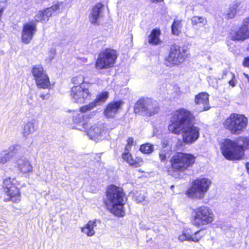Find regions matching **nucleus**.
Returning <instances> with one entry per match:
<instances>
[{"mask_svg":"<svg viewBox=\"0 0 249 249\" xmlns=\"http://www.w3.org/2000/svg\"><path fill=\"white\" fill-rule=\"evenodd\" d=\"M188 50L184 45L174 43L170 45L168 55L164 58L167 67H173L183 63L188 57Z\"/></svg>","mask_w":249,"mask_h":249,"instance_id":"obj_6","label":"nucleus"},{"mask_svg":"<svg viewBox=\"0 0 249 249\" xmlns=\"http://www.w3.org/2000/svg\"><path fill=\"white\" fill-rule=\"evenodd\" d=\"M96 219L89 220L84 227H81V231L88 236L94 235L95 233L94 228L96 226Z\"/></svg>","mask_w":249,"mask_h":249,"instance_id":"obj_25","label":"nucleus"},{"mask_svg":"<svg viewBox=\"0 0 249 249\" xmlns=\"http://www.w3.org/2000/svg\"><path fill=\"white\" fill-rule=\"evenodd\" d=\"M207 23L206 18L200 16H193L191 18V24L193 26L205 25Z\"/></svg>","mask_w":249,"mask_h":249,"instance_id":"obj_30","label":"nucleus"},{"mask_svg":"<svg viewBox=\"0 0 249 249\" xmlns=\"http://www.w3.org/2000/svg\"><path fill=\"white\" fill-rule=\"evenodd\" d=\"M242 64L244 67L249 68V56L244 58Z\"/></svg>","mask_w":249,"mask_h":249,"instance_id":"obj_42","label":"nucleus"},{"mask_svg":"<svg viewBox=\"0 0 249 249\" xmlns=\"http://www.w3.org/2000/svg\"><path fill=\"white\" fill-rule=\"evenodd\" d=\"M19 185V182L15 178L8 177L3 180L2 188L6 195L9 196V198L4 199V202L11 201L17 203L20 201L21 194L18 187Z\"/></svg>","mask_w":249,"mask_h":249,"instance_id":"obj_11","label":"nucleus"},{"mask_svg":"<svg viewBox=\"0 0 249 249\" xmlns=\"http://www.w3.org/2000/svg\"><path fill=\"white\" fill-rule=\"evenodd\" d=\"M35 131V128L34 123L31 122H28L24 125L22 133L25 137H27Z\"/></svg>","mask_w":249,"mask_h":249,"instance_id":"obj_31","label":"nucleus"},{"mask_svg":"<svg viewBox=\"0 0 249 249\" xmlns=\"http://www.w3.org/2000/svg\"><path fill=\"white\" fill-rule=\"evenodd\" d=\"M121 158L123 161L128 164L132 168H136L142 166L144 161L142 158L139 156H133L129 151H124L121 154Z\"/></svg>","mask_w":249,"mask_h":249,"instance_id":"obj_18","label":"nucleus"},{"mask_svg":"<svg viewBox=\"0 0 249 249\" xmlns=\"http://www.w3.org/2000/svg\"><path fill=\"white\" fill-rule=\"evenodd\" d=\"M139 150L143 154H149L154 151L153 145L149 143L142 144L140 146Z\"/></svg>","mask_w":249,"mask_h":249,"instance_id":"obj_33","label":"nucleus"},{"mask_svg":"<svg viewBox=\"0 0 249 249\" xmlns=\"http://www.w3.org/2000/svg\"><path fill=\"white\" fill-rule=\"evenodd\" d=\"M103 200L105 208L114 216L122 217L125 215L124 205L127 196L124 189L115 184L108 185Z\"/></svg>","mask_w":249,"mask_h":249,"instance_id":"obj_2","label":"nucleus"},{"mask_svg":"<svg viewBox=\"0 0 249 249\" xmlns=\"http://www.w3.org/2000/svg\"><path fill=\"white\" fill-rule=\"evenodd\" d=\"M240 2L237 1L234 2L230 4L228 10L225 15L226 19L228 20L234 18L237 13L240 10Z\"/></svg>","mask_w":249,"mask_h":249,"instance_id":"obj_26","label":"nucleus"},{"mask_svg":"<svg viewBox=\"0 0 249 249\" xmlns=\"http://www.w3.org/2000/svg\"><path fill=\"white\" fill-rule=\"evenodd\" d=\"M87 117L81 114H77L72 117L73 128L77 129L82 131L86 125L88 124V122L85 119Z\"/></svg>","mask_w":249,"mask_h":249,"instance_id":"obj_21","label":"nucleus"},{"mask_svg":"<svg viewBox=\"0 0 249 249\" xmlns=\"http://www.w3.org/2000/svg\"><path fill=\"white\" fill-rule=\"evenodd\" d=\"M228 77L230 78L228 81L229 85L232 88L235 87L237 81L234 73L228 70L224 71L222 75V79H226Z\"/></svg>","mask_w":249,"mask_h":249,"instance_id":"obj_28","label":"nucleus"},{"mask_svg":"<svg viewBox=\"0 0 249 249\" xmlns=\"http://www.w3.org/2000/svg\"><path fill=\"white\" fill-rule=\"evenodd\" d=\"M36 85L38 89H50L51 86L50 78L41 65L34 66L31 70Z\"/></svg>","mask_w":249,"mask_h":249,"instance_id":"obj_12","label":"nucleus"},{"mask_svg":"<svg viewBox=\"0 0 249 249\" xmlns=\"http://www.w3.org/2000/svg\"><path fill=\"white\" fill-rule=\"evenodd\" d=\"M161 31L160 28H156L152 30L148 36V43L153 45H157L160 42V36Z\"/></svg>","mask_w":249,"mask_h":249,"instance_id":"obj_24","label":"nucleus"},{"mask_svg":"<svg viewBox=\"0 0 249 249\" xmlns=\"http://www.w3.org/2000/svg\"><path fill=\"white\" fill-rule=\"evenodd\" d=\"M104 7L103 3L101 2L96 3L92 7L89 16V21L91 24L97 26L99 25L98 19L101 17Z\"/></svg>","mask_w":249,"mask_h":249,"instance_id":"obj_19","label":"nucleus"},{"mask_svg":"<svg viewBox=\"0 0 249 249\" xmlns=\"http://www.w3.org/2000/svg\"><path fill=\"white\" fill-rule=\"evenodd\" d=\"M195 121L192 111L180 107L171 112L167 129L170 133L180 135L184 144H192L200 136V129L195 125Z\"/></svg>","mask_w":249,"mask_h":249,"instance_id":"obj_1","label":"nucleus"},{"mask_svg":"<svg viewBox=\"0 0 249 249\" xmlns=\"http://www.w3.org/2000/svg\"><path fill=\"white\" fill-rule=\"evenodd\" d=\"M160 107L153 100L148 98L142 97L135 103L134 112L135 114L143 113V115L150 117L157 114Z\"/></svg>","mask_w":249,"mask_h":249,"instance_id":"obj_10","label":"nucleus"},{"mask_svg":"<svg viewBox=\"0 0 249 249\" xmlns=\"http://www.w3.org/2000/svg\"><path fill=\"white\" fill-rule=\"evenodd\" d=\"M153 2H162L163 1V0H152Z\"/></svg>","mask_w":249,"mask_h":249,"instance_id":"obj_47","label":"nucleus"},{"mask_svg":"<svg viewBox=\"0 0 249 249\" xmlns=\"http://www.w3.org/2000/svg\"><path fill=\"white\" fill-rule=\"evenodd\" d=\"M246 167L247 172L249 175V162H247L246 163Z\"/></svg>","mask_w":249,"mask_h":249,"instance_id":"obj_44","label":"nucleus"},{"mask_svg":"<svg viewBox=\"0 0 249 249\" xmlns=\"http://www.w3.org/2000/svg\"><path fill=\"white\" fill-rule=\"evenodd\" d=\"M16 167L20 173L25 174H29L33 170V166L28 160H18Z\"/></svg>","mask_w":249,"mask_h":249,"instance_id":"obj_23","label":"nucleus"},{"mask_svg":"<svg viewBox=\"0 0 249 249\" xmlns=\"http://www.w3.org/2000/svg\"><path fill=\"white\" fill-rule=\"evenodd\" d=\"M134 142V139L132 137H128L126 140V144L125 146L124 151H128L130 152L131 147L133 145Z\"/></svg>","mask_w":249,"mask_h":249,"instance_id":"obj_39","label":"nucleus"},{"mask_svg":"<svg viewBox=\"0 0 249 249\" xmlns=\"http://www.w3.org/2000/svg\"><path fill=\"white\" fill-rule=\"evenodd\" d=\"M124 102L122 100L114 101L108 103L105 108L103 114L107 119L114 118L119 110L122 108Z\"/></svg>","mask_w":249,"mask_h":249,"instance_id":"obj_17","label":"nucleus"},{"mask_svg":"<svg viewBox=\"0 0 249 249\" xmlns=\"http://www.w3.org/2000/svg\"><path fill=\"white\" fill-rule=\"evenodd\" d=\"M244 75L245 76L246 78H247L248 82H249V75L247 73H244Z\"/></svg>","mask_w":249,"mask_h":249,"instance_id":"obj_46","label":"nucleus"},{"mask_svg":"<svg viewBox=\"0 0 249 249\" xmlns=\"http://www.w3.org/2000/svg\"><path fill=\"white\" fill-rule=\"evenodd\" d=\"M89 159L91 161L93 162H100L101 160L100 153H94L89 155Z\"/></svg>","mask_w":249,"mask_h":249,"instance_id":"obj_37","label":"nucleus"},{"mask_svg":"<svg viewBox=\"0 0 249 249\" xmlns=\"http://www.w3.org/2000/svg\"><path fill=\"white\" fill-rule=\"evenodd\" d=\"M82 131L87 133V134L91 137H94L97 135L99 132V127L97 125H91L88 122Z\"/></svg>","mask_w":249,"mask_h":249,"instance_id":"obj_27","label":"nucleus"},{"mask_svg":"<svg viewBox=\"0 0 249 249\" xmlns=\"http://www.w3.org/2000/svg\"><path fill=\"white\" fill-rule=\"evenodd\" d=\"M243 23L247 25V27L249 26V16L243 19Z\"/></svg>","mask_w":249,"mask_h":249,"instance_id":"obj_43","label":"nucleus"},{"mask_svg":"<svg viewBox=\"0 0 249 249\" xmlns=\"http://www.w3.org/2000/svg\"><path fill=\"white\" fill-rule=\"evenodd\" d=\"M239 139L242 142V145L229 139H225L222 143L221 151L227 160H239L244 158L245 150L249 149V136H241Z\"/></svg>","mask_w":249,"mask_h":249,"instance_id":"obj_3","label":"nucleus"},{"mask_svg":"<svg viewBox=\"0 0 249 249\" xmlns=\"http://www.w3.org/2000/svg\"><path fill=\"white\" fill-rule=\"evenodd\" d=\"M36 31V23L35 21H32L24 23L21 31V41L24 44L29 43Z\"/></svg>","mask_w":249,"mask_h":249,"instance_id":"obj_14","label":"nucleus"},{"mask_svg":"<svg viewBox=\"0 0 249 249\" xmlns=\"http://www.w3.org/2000/svg\"><path fill=\"white\" fill-rule=\"evenodd\" d=\"M192 212L191 223L197 228L211 225L214 221V214L208 207L201 206L194 209Z\"/></svg>","mask_w":249,"mask_h":249,"instance_id":"obj_8","label":"nucleus"},{"mask_svg":"<svg viewBox=\"0 0 249 249\" xmlns=\"http://www.w3.org/2000/svg\"><path fill=\"white\" fill-rule=\"evenodd\" d=\"M47 8H50L51 13L53 14V12H55L60 9V4L58 2H57Z\"/></svg>","mask_w":249,"mask_h":249,"instance_id":"obj_41","label":"nucleus"},{"mask_svg":"<svg viewBox=\"0 0 249 249\" xmlns=\"http://www.w3.org/2000/svg\"><path fill=\"white\" fill-rule=\"evenodd\" d=\"M108 98V92L107 91H102L93 100V102L96 106L104 103Z\"/></svg>","mask_w":249,"mask_h":249,"instance_id":"obj_32","label":"nucleus"},{"mask_svg":"<svg viewBox=\"0 0 249 249\" xmlns=\"http://www.w3.org/2000/svg\"><path fill=\"white\" fill-rule=\"evenodd\" d=\"M52 16L50 8H46L44 9L39 10L37 13L35 15L36 23L46 22L49 21L50 17Z\"/></svg>","mask_w":249,"mask_h":249,"instance_id":"obj_22","label":"nucleus"},{"mask_svg":"<svg viewBox=\"0 0 249 249\" xmlns=\"http://www.w3.org/2000/svg\"><path fill=\"white\" fill-rule=\"evenodd\" d=\"M145 198L144 193L142 191H137L134 193L133 199L137 203H139L143 202Z\"/></svg>","mask_w":249,"mask_h":249,"instance_id":"obj_34","label":"nucleus"},{"mask_svg":"<svg viewBox=\"0 0 249 249\" xmlns=\"http://www.w3.org/2000/svg\"><path fill=\"white\" fill-rule=\"evenodd\" d=\"M168 151L165 149H161L159 152V158L161 162H165L167 160Z\"/></svg>","mask_w":249,"mask_h":249,"instance_id":"obj_38","label":"nucleus"},{"mask_svg":"<svg viewBox=\"0 0 249 249\" xmlns=\"http://www.w3.org/2000/svg\"><path fill=\"white\" fill-rule=\"evenodd\" d=\"M96 106L95 105V104H94V103L92 101V102L89 103L88 105L82 106L80 108L79 110L80 112L82 113H85L88 111L91 110Z\"/></svg>","mask_w":249,"mask_h":249,"instance_id":"obj_36","label":"nucleus"},{"mask_svg":"<svg viewBox=\"0 0 249 249\" xmlns=\"http://www.w3.org/2000/svg\"><path fill=\"white\" fill-rule=\"evenodd\" d=\"M248 122V118L244 114L231 113L223 122L222 125L231 134L238 135L246 129Z\"/></svg>","mask_w":249,"mask_h":249,"instance_id":"obj_5","label":"nucleus"},{"mask_svg":"<svg viewBox=\"0 0 249 249\" xmlns=\"http://www.w3.org/2000/svg\"><path fill=\"white\" fill-rule=\"evenodd\" d=\"M70 96L75 102L82 104L86 100L90 99L91 93L88 88L82 85H78L71 87Z\"/></svg>","mask_w":249,"mask_h":249,"instance_id":"obj_13","label":"nucleus"},{"mask_svg":"<svg viewBox=\"0 0 249 249\" xmlns=\"http://www.w3.org/2000/svg\"><path fill=\"white\" fill-rule=\"evenodd\" d=\"M202 231L203 229H201L192 234L193 231L191 228L186 229L183 232L178 236V239L181 242L188 241L196 243L198 242L205 235L202 233Z\"/></svg>","mask_w":249,"mask_h":249,"instance_id":"obj_16","label":"nucleus"},{"mask_svg":"<svg viewBox=\"0 0 249 249\" xmlns=\"http://www.w3.org/2000/svg\"><path fill=\"white\" fill-rule=\"evenodd\" d=\"M40 98H41V99H42V100H45V99H47V98H46V95H45V94H41V95H40Z\"/></svg>","mask_w":249,"mask_h":249,"instance_id":"obj_45","label":"nucleus"},{"mask_svg":"<svg viewBox=\"0 0 249 249\" xmlns=\"http://www.w3.org/2000/svg\"><path fill=\"white\" fill-rule=\"evenodd\" d=\"M212 184L210 179L207 178H196L192 182L185 194L192 198L201 199L204 197Z\"/></svg>","mask_w":249,"mask_h":249,"instance_id":"obj_7","label":"nucleus"},{"mask_svg":"<svg viewBox=\"0 0 249 249\" xmlns=\"http://www.w3.org/2000/svg\"><path fill=\"white\" fill-rule=\"evenodd\" d=\"M10 156L9 153L5 154L3 156L0 157V164H4L9 160Z\"/></svg>","mask_w":249,"mask_h":249,"instance_id":"obj_40","label":"nucleus"},{"mask_svg":"<svg viewBox=\"0 0 249 249\" xmlns=\"http://www.w3.org/2000/svg\"><path fill=\"white\" fill-rule=\"evenodd\" d=\"M196 159V157L192 153L177 151L169 160L170 166L167 172L170 174L184 173L193 167Z\"/></svg>","mask_w":249,"mask_h":249,"instance_id":"obj_4","label":"nucleus"},{"mask_svg":"<svg viewBox=\"0 0 249 249\" xmlns=\"http://www.w3.org/2000/svg\"><path fill=\"white\" fill-rule=\"evenodd\" d=\"M195 101L196 104L201 106L203 110H207L210 108L209 94L207 92H200L196 95Z\"/></svg>","mask_w":249,"mask_h":249,"instance_id":"obj_20","label":"nucleus"},{"mask_svg":"<svg viewBox=\"0 0 249 249\" xmlns=\"http://www.w3.org/2000/svg\"><path fill=\"white\" fill-rule=\"evenodd\" d=\"M117 57L115 50L106 48L99 53L95 62V68L97 70H103L113 67Z\"/></svg>","mask_w":249,"mask_h":249,"instance_id":"obj_9","label":"nucleus"},{"mask_svg":"<svg viewBox=\"0 0 249 249\" xmlns=\"http://www.w3.org/2000/svg\"><path fill=\"white\" fill-rule=\"evenodd\" d=\"M85 78L84 76L81 74L73 77L71 79V82L75 85H82L84 83Z\"/></svg>","mask_w":249,"mask_h":249,"instance_id":"obj_35","label":"nucleus"},{"mask_svg":"<svg viewBox=\"0 0 249 249\" xmlns=\"http://www.w3.org/2000/svg\"><path fill=\"white\" fill-rule=\"evenodd\" d=\"M229 37L234 41H244L249 38V27L243 23L237 30H231L229 33Z\"/></svg>","mask_w":249,"mask_h":249,"instance_id":"obj_15","label":"nucleus"},{"mask_svg":"<svg viewBox=\"0 0 249 249\" xmlns=\"http://www.w3.org/2000/svg\"><path fill=\"white\" fill-rule=\"evenodd\" d=\"M182 27L181 20L178 19H174L171 25V31L172 34L178 36L181 33V28Z\"/></svg>","mask_w":249,"mask_h":249,"instance_id":"obj_29","label":"nucleus"}]
</instances>
